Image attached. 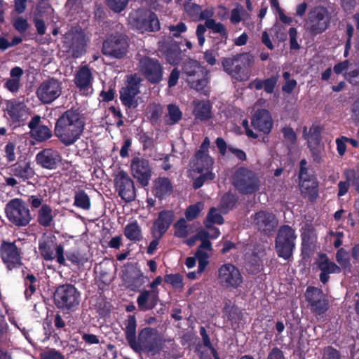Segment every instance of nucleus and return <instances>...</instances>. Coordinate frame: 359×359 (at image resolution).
Returning a JSON list of instances; mask_svg holds the SVG:
<instances>
[{
	"label": "nucleus",
	"mask_w": 359,
	"mask_h": 359,
	"mask_svg": "<svg viewBox=\"0 0 359 359\" xmlns=\"http://www.w3.org/2000/svg\"><path fill=\"white\" fill-rule=\"evenodd\" d=\"M123 329L128 346L137 353L155 355L161 351V343L155 328L146 327L139 330L137 336V320L135 315L128 316Z\"/></svg>",
	"instance_id": "f257e3e1"
},
{
	"label": "nucleus",
	"mask_w": 359,
	"mask_h": 359,
	"mask_svg": "<svg viewBox=\"0 0 359 359\" xmlns=\"http://www.w3.org/2000/svg\"><path fill=\"white\" fill-rule=\"evenodd\" d=\"M86 126V116L79 107H73L56 120L54 135L65 147L75 144L82 136Z\"/></svg>",
	"instance_id": "f03ea898"
},
{
	"label": "nucleus",
	"mask_w": 359,
	"mask_h": 359,
	"mask_svg": "<svg viewBox=\"0 0 359 359\" xmlns=\"http://www.w3.org/2000/svg\"><path fill=\"white\" fill-rule=\"evenodd\" d=\"M4 211L8 220L18 228L27 226L32 219L27 203L20 198L10 200Z\"/></svg>",
	"instance_id": "7ed1b4c3"
},
{
	"label": "nucleus",
	"mask_w": 359,
	"mask_h": 359,
	"mask_svg": "<svg viewBox=\"0 0 359 359\" xmlns=\"http://www.w3.org/2000/svg\"><path fill=\"white\" fill-rule=\"evenodd\" d=\"M182 74L189 86L201 91L208 84L207 71L196 60L188 59L182 65Z\"/></svg>",
	"instance_id": "20e7f679"
},
{
	"label": "nucleus",
	"mask_w": 359,
	"mask_h": 359,
	"mask_svg": "<svg viewBox=\"0 0 359 359\" xmlns=\"http://www.w3.org/2000/svg\"><path fill=\"white\" fill-rule=\"evenodd\" d=\"M142 78L136 73L127 75L123 86L119 89V99L126 109H135L139 105Z\"/></svg>",
	"instance_id": "39448f33"
},
{
	"label": "nucleus",
	"mask_w": 359,
	"mask_h": 359,
	"mask_svg": "<svg viewBox=\"0 0 359 359\" xmlns=\"http://www.w3.org/2000/svg\"><path fill=\"white\" fill-rule=\"evenodd\" d=\"M129 42L127 35L116 32L109 34L102 42V53L113 59H122L128 52Z\"/></svg>",
	"instance_id": "423d86ee"
},
{
	"label": "nucleus",
	"mask_w": 359,
	"mask_h": 359,
	"mask_svg": "<svg viewBox=\"0 0 359 359\" xmlns=\"http://www.w3.org/2000/svg\"><path fill=\"white\" fill-rule=\"evenodd\" d=\"M81 294L72 284L59 285L54 293V303L62 311H74L80 303Z\"/></svg>",
	"instance_id": "0eeeda50"
},
{
	"label": "nucleus",
	"mask_w": 359,
	"mask_h": 359,
	"mask_svg": "<svg viewBox=\"0 0 359 359\" xmlns=\"http://www.w3.org/2000/svg\"><path fill=\"white\" fill-rule=\"evenodd\" d=\"M39 254L45 261L56 260L60 265L66 266L64 246L58 243L54 235L43 236L39 241Z\"/></svg>",
	"instance_id": "6e6552de"
},
{
	"label": "nucleus",
	"mask_w": 359,
	"mask_h": 359,
	"mask_svg": "<svg viewBox=\"0 0 359 359\" xmlns=\"http://www.w3.org/2000/svg\"><path fill=\"white\" fill-rule=\"evenodd\" d=\"M297 235L290 226L284 224L278 230L275 241L276 251L279 257L290 260L295 248Z\"/></svg>",
	"instance_id": "1a4fd4ad"
},
{
	"label": "nucleus",
	"mask_w": 359,
	"mask_h": 359,
	"mask_svg": "<svg viewBox=\"0 0 359 359\" xmlns=\"http://www.w3.org/2000/svg\"><path fill=\"white\" fill-rule=\"evenodd\" d=\"M23 252L16 241L2 240L0 243V259L8 271L20 269L22 265Z\"/></svg>",
	"instance_id": "9d476101"
},
{
	"label": "nucleus",
	"mask_w": 359,
	"mask_h": 359,
	"mask_svg": "<svg viewBox=\"0 0 359 359\" xmlns=\"http://www.w3.org/2000/svg\"><path fill=\"white\" fill-rule=\"evenodd\" d=\"M130 23L140 32H156L160 22L156 14L150 10L138 8L129 15Z\"/></svg>",
	"instance_id": "9b49d317"
},
{
	"label": "nucleus",
	"mask_w": 359,
	"mask_h": 359,
	"mask_svg": "<svg viewBox=\"0 0 359 359\" xmlns=\"http://www.w3.org/2000/svg\"><path fill=\"white\" fill-rule=\"evenodd\" d=\"M308 308L317 318H323L329 309V300L320 288L309 286L304 294Z\"/></svg>",
	"instance_id": "f8f14e48"
},
{
	"label": "nucleus",
	"mask_w": 359,
	"mask_h": 359,
	"mask_svg": "<svg viewBox=\"0 0 359 359\" xmlns=\"http://www.w3.org/2000/svg\"><path fill=\"white\" fill-rule=\"evenodd\" d=\"M138 69L144 78L151 84L159 83L163 79V67L154 57L142 56L138 62Z\"/></svg>",
	"instance_id": "ddd939ff"
},
{
	"label": "nucleus",
	"mask_w": 359,
	"mask_h": 359,
	"mask_svg": "<svg viewBox=\"0 0 359 359\" xmlns=\"http://www.w3.org/2000/svg\"><path fill=\"white\" fill-rule=\"evenodd\" d=\"M233 185L242 194H251L259 189L256 174L244 167L239 168L233 177Z\"/></svg>",
	"instance_id": "4468645a"
},
{
	"label": "nucleus",
	"mask_w": 359,
	"mask_h": 359,
	"mask_svg": "<svg viewBox=\"0 0 359 359\" xmlns=\"http://www.w3.org/2000/svg\"><path fill=\"white\" fill-rule=\"evenodd\" d=\"M330 22L329 12L326 8L316 6L309 12L306 23L311 34L316 35L323 33L327 29Z\"/></svg>",
	"instance_id": "2eb2a0df"
},
{
	"label": "nucleus",
	"mask_w": 359,
	"mask_h": 359,
	"mask_svg": "<svg viewBox=\"0 0 359 359\" xmlns=\"http://www.w3.org/2000/svg\"><path fill=\"white\" fill-rule=\"evenodd\" d=\"M210 142L208 137H205L199 149L195 152L191 158V164L194 172L202 173L205 170H212L214 163L213 158L209 154Z\"/></svg>",
	"instance_id": "dca6fc26"
},
{
	"label": "nucleus",
	"mask_w": 359,
	"mask_h": 359,
	"mask_svg": "<svg viewBox=\"0 0 359 359\" xmlns=\"http://www.w3.org/2000/svg\"><path fill=\"white\" fill-rule=\"evenodd\" d=\"M114 187L118 195L126 202H132L135 199L136 190L134 182L124 170H120L114 179Z\"/></svg>",
	"instance_id": "f3484780"
},
{
	"label": "nucleus",
	"mask_w": 359,
	"mask_h": 359,
	"mask_svg": "<svg viewBox=\"0 0 359 359\" xmlns=\"http://www.w3.org/2000/svg\"><path fill=\"white\" fill-rule=\"evenodd\" d=\"M61 93L62 83L53 77L43 81L36 90L38 99L43 104L52 103Z\"/></svg>",
	"instance_id": "a211bd4d"
},
{
	"label": "nucleus",
	"mask_w": 359,
	"mask_h": 359,
	"mask_svg": "<svg viewBox=\"0 0 359 359\" xmlns=\"http://www.w3.org/2000/svg\"><path fill=\"white\" fill-rule=\"evenodd\" d=\"M218 280L226 288L237 289L243 283V276L235 265L226 263L219 268Z\"/></svg>",
	"instance_id": "6ab92c4d"
},
{
	"label": "nucleus",
	"mask_w": 359,
	"mask_h": 359,
	"mask_svg": "<svg viewBox=\"0 0 359 359\" xmlns=\"http://www.w3.org/2000/svg\"><path fill=\"white\" fill-rule=\"evenodd\" d=\"M251 219L254 227L265 235L271 233L278 222L275 214L262 210L252 215Z\"/></svg>",
	"instance_id": "aec40b11"
},
{
	"label": "nucleus",
	"mask_w": 359,
	"mask_h": 359,
	"mask_svg": "<svg viewBox=\"0 0 359 359\" xmlns=\"http://www.w3.org/2000/svg\"><path fill=\"white\" fill-rule=\"evenodd\" d=\"M130 168L133 177L145 187L148 186L151 177V168L149 160L142 157H134L131 161Z\"/></svg>",
	"instance_id": "412c9836"
},
{
	"label": "nucleus",
	"mask_w": 359,
	"mask_h": 359,
	"mask_svg": "<svg viewBox=\"0 0 359 359\" xmlns=\"http://www.w3.org/2000/svg\"><path fill=\"white\" fill-rule=\"evenodd\" d=\"M202 341L196 344L195 352L199 359H221L217 351L213 346L205 327H199Z\"/></svg>",
	"instance_id": "4be33fe9"
},
{
	"label": "nucleus",
	"mask_w": 359,
	"mask_h": 359,
	"mask_svg": "<svg viewBox=\"0 0 359 359\" xmlns=\"http://www.w3.org/2000/svg\"><path fill=\"white\" fill-rule=\"evenodd\" d=\"M315 264L317 269L320 271L319 280L323 285L328 283L330 274L340 273L341 272V268L331 261L325 253H320Z\"/></svg>",
	"instance_id": "5701e85b"
},
{
	"label": "nucleus",
	"mask_w": 359,
	"mask_h": 359,
	"mask_svg": "<svg viewBox=\"0 0 359 359\" xmlns=\"http://www.w3.org/2000/svg\"><path fill=\"white\" fill-rule=\"evenodd\" d=\"M9 116V119L13 124L20 126L28 118V109L26 105L15 99L6 102V108L4 110Z\"/></svg>",
	"instance_id": "b1692460"
},
{
	"label": "nucleus",
	"mask_w": 359,
	"mask_h": 359,
	"mask_svg": "<svg viewBox=\"0 0 359 359\" xmlns=\"http://www.w3.org/2000/svg\"><path fill=\"white\" fill-rule=\"evenodd\" d=\"M62 157L60 151L55 149L47 148L40 151L36 156V161L43 168L56 169L62 161Z\"/></svg>",
	"instance_id": "393cba45"
},
{
	"label": "nucleus",
	"mask_w": 359,
	"mask_h": 359,
	"mask_svg": "<svg viewBox=\"0 0 359 359\" xmlns=\"http://www.w3.org/2000/svg\"><path fill=\"white\" fill-rule=\"evenodd\" d=\"M251 126L255 130L268 135L273 127L270 112L265 109H257L251 118Z\"/></svg>",
	"instance_id": "a878e982"
},
{
	"label": "nucleus",
	"mask_w": 359,
	"mask_h": 359,
	"mask_svg": "<svg viewBox=\"0 0 359 359\" xmlns=\"http://www.w3.org/2000/svg\"><path fill=\"white\" fill-rule=\"evenodd\" d=\"M175 217L173 210L160 211L158 217L153 222L151 231L158 233V237H163L174 221Z\"/></svg>",
	"instance_id": "bb28decb"
},
{
	"label": "nucleus",
	"mask_w": 359,
	"mask_h": 359,
	"mask_svg": "<svg viewBox=\"0 0 359 359\" xmlns=\"http://www.w3.org/2000/svg\"><path fill=\"white\" fill-rule=\"evenodd\" d=\"M264 255V251H252L251 252H247L245 254V267L248 273L256 275L264 269V264L262 259Z\"/></svg>",
	"instance_id": "cd10ccee"
},
{
	"label": "nucleus",
	"mask_w": 359,
	"mask_h": 359,
	"mask_svg": "<svg viewBox=\"0 0 359 359\" xmlns=\"http://www.w3.org/2000/svg\"><path fill=\"white\" fill-rule=\"evenodd\" d=\"M93 76L90 67L83 65L79 67L74 74V82L80 91L88 90L92 87Z\"/></svg>",
	"instance_id": "c85d7f7f"
},
{
	"label": "nucleus",
	"mask_w": 359,
	"mask_h": 359,
	"mask_svg": "<svg viewBox=\"0 0 359 359\" xmlns=\"http://www.w3.org/2000/svg\"><path fill=\"white\" fill-rule=\"evenodd\" d=\"M64 46L67 48V52L75 59L81 57L86 53L85 38L79 34H74L69 41L65 42Z\"/></svg>",
	"instance_id": "c756f323"
},
{
	"label": "nucleus",
	"mask_w": 359,
	"mask_h": 359,
	"mask_svg": "<svg viewBox=\"0 0 359 359\" xmlns=\"http://www.w3.org/2000/svg\"><path fill=\"white\" fill-rule=\"evenodd\" d=\"M159 301L158 292L144 290L137 298L138 309L140 311H149L156 307Z\"/></svg>",
	"instance_id": "7c9ffc66"
},
{
	"label": "nucleus",
	"mask_w": 359,
	"mask_h": 359,
	"mask_svg": "<svg viewBox=\"0 0 359 359\" xmlns=\"http://www.w3.org/2000/svg\"><path fill=\"white\" fill-rule=\"evenodd\" d=\"M11 174L20 179L21 182H25L32 178L35 172L29 161H20L11 165Z\"/></svg>",
	"instance_id": "2f4dec72"
},
{
	"label": "nucleus",
	"mask_w": 359,
	"mask_h": 359,
	"mask_svg": "<svg viewBox=\"0 0 359 359\" xmlns=\"http://www.w3.org/2000/svg\"><path fill=\"white\" fill-rule=\"evenodd\" d=\"M318 186L317 178L299 182L301 195L310 202H315L319 195Z\"/></svg>",
	"instance_id": "473e14b6"
},
{
	"label": "nucleus",
	"mask_w": 359,
	"mask_h": 359,
	"mask_svg": "<svg viewBox=\"0 0 359 359\" xmlns=\"http://www.w3.org/2000/svg\"><path fill=\"white\" fill-rule=\"evenodd\" d=\"M241 62L244 65L251 66L253 62V57L249 53L236 54L231 57H223L222 59V66L224 71L228 74L233 69L236 63Z\"/></svg>",
	"instance_id": "72a5a7b5"
},
{
	"label": "nucleus",
	"mask_w": 359,
	"mask_h": 359,
	"mask_svg": "<svg viewBox=\"0 0 359 359\" xmlns=\"http://www.w3.org/2000/svg\"><path fill=\"white\" fill-rule=\"evenodd\" d=\"M172 191L173 187L169 178L160 177L154 181L153 194L158 199L162 200L170 196Z\"/></svg>",
	"instance_id": "f704fd0d"
},
{
	"label": "nucleus",
	"mask_w": 359,
	"mask_h": 359,
	"mask_svg": "<svg viewBox=\"0 0 359 359\" xmlns=\"http://www.w3.org/2000/svg\"><path fill=\"white\" fill-rule=\"evenodd\" d=\"M224 318H226L232 324L238 323L243 318V312L240 308L232 304L231 301L228 299L224 302V306L222 309Z\"/></svg>",
	"instance_id": "c9c22d12"
},
{
	"label": "nucleus",
	"mask_w": 359,
	"mask_h": 359,
	"mask_svg": "<svg viewBox=\"0 0 359 359\" xmlns=\"http://www.w3.org/2000/svg\"><path fill=\"white\" fill-rule=\"evenodd\" d=\"M25 271L22 270L23 283L25 287L24 294L25 299L29 300L32 296L36 292L39 282L34 274L27 273L25 275Z\"/></svg>",
	"instance_id": "e433bc0d"
},
{
	"label": "nucleus",
	"mask_w": 359,
	"mask_h": 359,
	"mask_svg": "<svg viewBox=\"0 0 359 359\" xmlns=\"http://www.w3.org/2000/svg\"><path fill=\"white\" fill-rule=\"evenodd\" d=\"M53 218L51 207L48 204L44 203L38 211L37 222L41 226L50 227L53 224Z\"/></svg>",
	"instance_id": "4c0bfd02"
},
{
	"label": "nucleus",
	"mask_w": 359,
	"mask_h": 359,
	"mask_svg": "<svg viewBox=\"0 0 359 359\" xmlns=\"http://www.w3.org/2000/svg\"><path fill=\"white\" fill-rule=\"evenodd\" d=\"M164 56L169 64L177 65L182 60V50L177 44H171L165 48Z\"/></svg>",
	"instance_id": "58836bf2"
},
{
	"label": "nucleus",
	"mask_w": 359,
	"mask_h": 359,
	"mask_svg": "<svg viewBox=\"0 0 359 359\" xmlns=\"http://www.w3.org/2000/svg\"><path fill=\"white\" fill-rule=\"evenodd\" d=\"M307 128H304L303 135L304 139L307 140L308 145H320L321 142L322 128L320 126L312 125L310 128L309 133L306 134Z\"/></svg>",
	"instance_id": "ea45409f"
},
{
	"label": "nucleus",
	"mask_w": 359,
	"mask_h": 359,
	"mask_svg": "<svg viewBox=\"0 0 359 359\" xmlns=\"http://www.w3.org/2000/svg\"><path fill=\"white\" fill-rule=\"evenodd\" d=\"M124 235L130 241H140L143 236L142 229L137 221L128 223L124 228Z\"/></svg>",
	"instance_id": "a19ab883"
},
{
	"label": "nucleus",
	"mask_w": 359,
	"mask_h": 359,
	"mask_svg": "<svg viewBox=\"0 0 359 359\" xmlns=\"http://www.w3.org/2000/svg\"><path fill=\"white\" fill-rule=\"evenodd\" d=\"M238 202L236 194L229 191L224 194L221 198L219 207L223 213L226 214L231 210Z\"/></svg>",
	"instance_id": "79ce46f5"
},
{
	"label": "nucleus",
	"mask_w": 359,
	"mask_h": 359,
	"mask_svg": "<svg viewBox=\"0 0 359 359\" xmlns=\"http://www.w3.org/2000/svg\"><path fill=\"white\" fill-rule=\"evenodd\" d=\"M224 222V219L218 210L212 207L210 208L207 217L205 219L203 224L205 228L211 227V225L219 224L221 225Z\"/></svg>",
	"instance_id": "37998d69"
},
{
	"label": "nucleus",
	"mask_w": 359,
	"mask_h": 359,
	"mask_svg": "<svg viewBox=\"0 0 359 359\" xmlns=\"http://www.w3.org/2000/svg\"><path fill=\"white\" fill-rule=\"evenodd\" d=\"M248 65L241 64L239 62L234 65L233 69L229 74L232 79L238 81H246L248 79L247 67H250Z\"/></svg>",
	"instance_id": "c03bdc74"
},
{
	"label": "nucleus",
	"mask_w": 359,
	"mask_h": 359,
	"mask_svg": "<svg viewBox=\"0 0 359 359\" xmlns=\"http://www.w3.org/2000/svg\"><path fill=\"white\" fill-rule=\"evenodd\" d=\"M74 205L77 208L88 210L91 203L88 195L83 190H79L75 193Z\"/></svg>",
	"instance_id": "a18cd8bd"
},
{
	"label": "nucleus",
	"mask_w": 359,
	"mask_h": 359,
	"mask_svg": "<svg viewBox=\"0 0 359 359\" xmlns=\"http://www.w3.org/2000/svg\"><path fill=\"white\" fill-rule=\"evenodd\" d=\"M195 118L201 121H205L211 118V107L206 103L196 106L194 110Z\"/></svg>",
	"instance_id": "49530a36"
},
{
	"label": "nucleus",
	"mask_w": 359,
	"mask_h": 359,
	"mask_svg": "<svg viewBox=\"0 0 359 359\" xmlns=\"http://www.w3.org/2000/svg\"><path fill=\"white\" fill-rule=\"evenodd\" d=\"M205 26L214 33L219 34L222 39H224L225 41L227 39L228 33L225 26L222 23L217 22L214 19H210L205 21Z\"/></svg>",
	"instance_id": "de8ad7c7"
},
{
	"label": "nucleus",
	"mask_w": 359,
	"mask_h": 359,
	"mask_svg": "<svg viewBox=\"0 0 359 359\" xmlns=\"http://www.w3.org/2000/svg\"><path fill=\"white\" fill-rule=\"evenodd\" d=\"M201 175L194 179L193 182V187L194 189H198L206 182H211L215 180V174L212 172V170H205V172L200 173Z\"/></svg>",
	"instance_id": "09e8293b"
},
{
	"label": "nucleus",
	"mask_w": 359,
	"mask_h": 359,
	"mask_svg": "<svg viewBox=\"0 0 359 359\" xmlns=\"http://www.w3.org/2000/svg\"><path fill=\"white\" fill-rule=\"evenodd\" d=\"M32 136L38 142H43L50 139L53 133L48 126L42 125L32 133Z\"/></svg>",
	"instance_id": "8fccbe9b"
},
{
	"label": "nucleus",
	"mask_w": 359,
	"mask_h": 359,
	"mask_svg": "<svg viewBox=\"0 0 359 359\" xmlns=\"http://www.w3.org/2000/svg\"><path fill=\"white\" fill-rule=\"evenodd\" d=\"M175 229L174 236L177 238H187L189 233L186 219L180 218L173 225Z\"/></svg>",
	"instance_id": "3c124183"
},
{
	"label": "nucleus",
	"mask_w": 359,
	"mask_h": 359,
	"mask_svg": "<svg viewBox=\"0 0 359 359\" xmlns=\"http://www.w3.org/2000/svg\"><path fill=\"white\" fill-rule=\"evenodd\" d=\"M168 111L169 116V119L166 120L168 125L176 124L182 118V113L177 105L168 104Z\"/></svg>",
	"instance_id": "603ef678"
},
{
	"label": "nucleus",
	"mask_w": 359,
	"mask_h": 359,
	"mask_svg": "<svg viewBox=\"0 0 359 359\" xmlns=\"http://www.w3.org/2000/svg\"><path fill=\"white\" fill-rule=\"evenodd\" d=\"M184 9L187 15L194 21H198L201 6L191 1H185Z\"/></svg>",
	"instance_id": "864d4df0"
},
{
	"label": "nucleus",
	"mask_w": 359,
	"mask_h": 359,
	"mask_svg": "<svg viewBox=\"0 0 359 359\" xmlns=\"http://www.w3.org/2000/svg\"><path fill=\"white\" fill-rule=\"evenodd\" d=\"M165 283L170 284L175 289L183 287V277L180 273L166 274L163 278Z\"/></svg>",
	"instance_id": "5fc2aeb1"
},
{
	"label": "nucleus",
	"mask_w": 359,
	"mask_h": 359,
	"mask_svg": "<svg viewBox=\"0 0 359 359\" xmlns=\"http://www.w3.org/2000/svg\"><path fill=\"white\" fill-rule=\"evenodd\" d=\"M336 260L339 266L343 269L351 268L350 256L348 252L344 248H340L336 253Z\"/></svg>",
	"instance_id": "6e6d98bb"
},
{
	"label": "nucleus",
	"mask_w": 359,
	"mask_h": 359,
	"mask_svg": "<svg viewBox=\"0 0 359 359\" xmlns=\"http://www.w3.org/2000/svg\"><path fill=\"white\" fill-rule=\"evenodd\" d=\"M195 256L198 262L197 273H201L209 263L208 254L204 250H197L195 253Z\"/></svg>",
	"instance_id": "4d7b16f0"
},
{
	"label": "nucleus",
	"mask_w": 359,
	"mask_h": 359,
	"mask_svg": "<svg viewBox=\"0 0 359 359\" xmlns=\"http://www.w3.org/2000/svg\"><path fill=\"white\" fill-rule=\"evenodd\" d=\"M298 177L299 182L303 180H309L313 178H317L314 174L310 173L307 168V161L305 158H303L299 162V170Z\"/></svg>",
	"instance_id": "13d9d810"
},
{
	"label": "nucleus",
	"mask_w": 359,
	"mask_h": 359,
	"mask_svg": "<svg viewBox=\"0 0 359 359\" xmlns=\"http://www.w3.org/2000/svg\"><path fill=\"white\" fill-rule=\"evenodd\" d=\"M278 74L272 75L271 77L263 80V88L268 94L273 93L274 89L278 81Z\"/></svg>",
	"instance_id": "bf43d9fd"
},
{
	"label": "nucleus",
	"mask_w": 359,
	"mask_h": 359,
	"mask_svg": "<svg viewBox=\"0 0 359 359\" xmlns=\"http://www.w3.org/2000/svg\"><path fill=\"white\" fill-rule=\"evenodd\" d=\"M322 359H341V355L337 349L332 346H327L323 349Z\"/></svg>",
	"instance_id": "052dcab7"
},
{
	"label": "nucleus",
	"mask_w": 359,
	"mask_h": 359,
	"mask_svg": "<svg viewBox=\"0 0 359 359\" xmlns=\"http://www.w3.org/2000/svg\"><path fill=\"white\" fill-rule=\"evenodd\" d=\"M201 212L200 204L190 205L185 211V216L187 220L192 221L196 219Z\"/></svg>",
	"instance_id": "680f3d73"
},
{
	"label": "nucleus",
	"mask_w": 359,
	"mask_h": 359,
	"mask_svg": "<svg viewBox=\"0 0 359 359\" xmlns=\"http://www.w3.org/2000/svg\"><path fill=\"white\" fill-rule=\"evenodd\" d=\"M66 257L69 261L76 265L83 264L88 261L79 252H67Z\"/></svg>",
	"instance_id": "e2e57ef3"
},
{
	"label": "nucleus",
	"mask_w": 359,
	"mask_h": 359,
	"mask_svg": "<svg viewBox=\"0 0 359 359\" xmlns=\"http://www.w3.org/2000/svg\"><path fill=\"white\" fill-rule=\"evenodd\" d=\"M13 25L15 29L21 34L25 33L29 27V23L27 20L22 17L16 18L13 23Z\"/></svg>",
	"instance_id": "0e129e2a"
},
{
	"label": "nucleus",
	"mask_w": 359,
	"mask_h": 359,
	"mask_svg": "<svg viewBox=\"0 0 359 359\" xmlns=\"http://www.w3.org/2000/svg\"><path fill=\"white\" fill-rule=\"evenodd\" d=\"M290 36V48L291 50H297L300 48L297 41V30L295 27H290L288 31Z\"/></svg>",
	"instance_id": "69168bd1"
},
{
	"label": "nucleus",
	"mask_w": 359,
	"mask_h": 359,
	"mask_svg": "<svg viewBox=\"0 0 359 359\" xmlns=\"http://www.w3.org/2000/svg\"><path fill=\"white\" fill-rule=\"evenodd\" d=\"M138 135L139 142L142 144L144 150L148 149L153 146V138L151 135H149L148 133L142 132Z\"/></svg>",
	"instance_id": "338daca9"
},
{
	"label": "nucleus",
	"mask_w": 359,
	"mask_h": 359,
	"mask_svg": "<svg viewBox=\"0 0 359 359\" xmlns=\"http://www.w3.org/2000/svg\"><path fill=\"white\" fill-rule=\"evenodd\" d=\"M41 359H65V356L55 348H50L41 353Z\"/></svg>",
	"instance_id": "774afa93"
}]
</instances>
